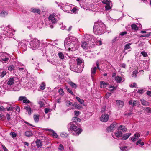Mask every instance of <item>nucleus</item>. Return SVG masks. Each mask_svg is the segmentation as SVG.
Masks as SVG:
<instances>
[{"label": "nucleus", "mask_w": 151, "mask_h": 151, "mask_svg": "<svg viewBox=\"0 0 151 151\" xmlns=\"http://www.w3.org/2000/svg\"><path fill=\"white\" fill-rule=\"evenodd\" d=\"M73 106L79 110L81 109L82 108L81 106L76 102L74 103Z\"/></svg>", "instance_id": "28"}, {"label": "nucleus", "mask_w": 151, "mask_h": 151, "mask_svg": "<svg viewBox=\"0 0 151 151\" xmlns=\"http://www.w3.org/2000/svg\"><path fill=\"white\" fill-rule=\"evenodd\" d=\"M131 135V133H127L124 134L122 138V139L123 140H126L128 139V138Z\"/></svg>", "instance_id": "21"}, {"label": "nucleus", "mask_w": 151, "mask_h": 151, "mask_svg": "<svg viewBox=\"0 0 151 151\" xmlns=\"http://www.w3.org/2000/svg\"><path fill=\"white\" fill-rule=\"evenodd\" d=\"M58 55L60 59H63L64 58V56L63 54L61 52H60L58 53Z\"/></svg>", "instance_id": "39"}, {"label": "nucleus", "mask_w": 151, "mask_h": 151, "mask_svg": "<svg viewBox=\"0 0 151 151\" xmlns=\"http://www.w3.org/2000/svg\"><path fill=\"white\" fill-rule=\"evenodd\" d=\"M129 105H131L132 107H133L134 106L138 105L139 102L137 101L136 100L134 101L131 100L129 102Z\"/></svg>", "instance_id": "16"}, {"label": "nucleus", "mask_w": 151, "mask_h": 151, "mask_svg": "<svg viewBox=\"0 0 151 151\" xmlns=\"http://www.w3.org/2000/svg\"><path fill=\"white\" fill-rule=\"evenodd\" d=\"M74 113L75 115L78 116L80 114V112L79 111H75Z\"/></svg>", "instance_id": "63"}, {"label": "nucleus", "mask_w": 151, "mask_h": 151, "mask_svg": "<svg viewBox=\"0 0 151 151\" xmlns=\"http://www.w3.org/2000/svg\"><path fill=\"white\" fill-rule=\"evenodd\" d=\"M73 122H74L75 124H77V122H80L81 121V119L76 117H74L72 118Z\"/></svg>", "instance_id": "26"}, {"label": "nucleus", "mask_w": 151, "mask_h": 151, "mask_svg": "<svg viewBox=\"0 0 151 151\" xmlns=\"http://www.w3.org/2000/svg\"><path fill=\"white\" fill-rule=\"evenodd\" d=\"M9 55L6 53H3L0 57V60L2 61L6 62L9 60Z\"/></svg>", "instance_id": "8"}, {"label": "nucleus", "mask_w": 151, "mask_h": 151, "mask_svg": "<svg viewBox=\"0 0 151 151\" xmlns=\"http://www.w3.org/2000/svg\"><path fill=\"white\" fill-rule=\"evenodd\" d=\"M23 102L24 103H29L30 102V101L27 99L26 97L25 98H24V99L23 100Z\"/></svg>", "instance_id": "50"}, {"label": "nucleus", "mask_w": 151, "mask_h": 151, "mask_svg": "<svg viewBox=\"0 0 151 151\" xmlns=\"http://www.w3.org/2000/svg\"><path fill=\"white\" fill-rule=\"evenodd\" d=\"M140 101L141 102L142 104L145 106H148L149 105V103L143 99H141L140 100Z\"/></svg>", "instance_id": "24"}, {"label": "nucleus", "mask_w": 151, "mask_h": 151, "mask_svg": "<svg viewBox=\"0 0 151 151\" xmlns=\"http://www.w3.org/2000/svg\"><path fill=\"white\" fill-rule=\"evenodd\" d=\"M131 45V43H128L127 44L124 46L125 50H128L130 48V46Z\"/></svg>", "instance_id": "45"}, {"label": "nucleus", "mask_w": 151, "mask_h": 151, "mask_svg": "<svg viewBox=\"0 0 151 151\" xmlns=\"http://www.w3.org/2000/svg\"><path fill=\"white\" fill-rule=\"evenodd\" d=\"M106 30L105 24L102 22H98L94 23L93 31L96 35H99L104 33Z\"/></svg>", "instance_id": "1"}, {"label": "nucleus", "mask_w": 151, "mask_h": 151, "mask_svg": "<svg viewBox=\"0 0 151 151\" xmlns=\"http://www.w3.org/2000/svg\"><path fill=\"white\" fill-rule=\"evenodd\" d=\"M115 80L117 83H120L121 82H122V79L121 77H120L119 76H117L115 77Z\"/></svg>", "instance_id": "27"}, {"label": "nucleus", "mask_w": 151, "mask_h": 151, "mask_svg": "<svg viewBox=\"0 0 151 151\" xmlns=\"http://www.w3.org/2000/svg\"><path fill=\"white\" fill-rule=\"evenodd\" d=\"M55 17L54 14L50 15L49 17V21H51L52 23H56L57 22V20Z\"/></svg>", "instance_id": "12"}, {"label": "nucleus", "mask_w": 151, "mask_h": 151, "mask_svg": "<svg viewBox=\"0 0 151 151\" xmlns=\"http://www.w3.org/2000/svg\"><path fill=\"white\" fill-rule=\"evenodd\" d=\"M84 37V40L87 42H88V43L91 42H93L94 41V37L92 35L86 34L85 35Z\"/></svg>", "instance_id": "9"}, {"label": "nucleus", "mask_w": 151, "mask_h": 151, "mask_svg": "<svg viewBox=\"0 0 151 151\" xmlns=\"http://www.w3.org/2000/svg\"><path fill=\"white\" fill-rule=\"evenodd\" d=\"M134 137L136 139H138L140 137V135L139 133L137 132L134 135Z\"/></svg>", "instance_id": "46"}, {"label": "nucleus", "mask_w": 151, "mask_h": 151, "mask_svg": "<svg viewBox=\"0 0 151 151\" xmlns=\"http://www.w3.org/2000/svg\"><path fill=\"white\" fill-rule=\"evenodd\" d=\"M30 11L34 13L40 14V10L39 9L32 8L30 9Z\"/></svg>", "instance_id": "19"}, {"label": "nucleus", "mask_w": 151, "mask_h": 151, "mask_svg": "<svg viewBox=\"0 0 151 151\" xmlns=\"http://www.w3.org/2000/svg\"><path fill=\"white\" fill-rule=\"evenodd\" d=\"M96 69L97 67L95 66L92 67L91 68V76L93 80V76L96 73Z\"/></svg>", "instance_id": "18"}, {"label": "nucleus", "mask_w": 151, "mask_h": 151, "mask_svg": "<svg viewBox=\"0 0 151 151\" xmlns=\"http://www.w3.org/2000/svg\"><path fill=\"white\" fill-rule=\"evenodd\" d=\"M66 89L67 91H68V92L70 93L72 95H73V93L72 92V91L70 88H68V87H66Z\"/></svg>", "instance_id": "47"}, {"label": "nucleus", "mask_w": 151, "mask_h": 151, "mask_svg": "<svg viewBox=\"0 0 151 151\" xmlns=\"http://www.w3.org/2000/svg\"><path fill=\"white\" fill-rule=\"evenodd\" d=\"M65 102L66 104V105L67 106L69 107L71 106H73V104H72L71 102H70L69 101L66 100L65 101Z\"/></svg>", "instance_id": "32"}, {"label": "nucleus", "mask_w": 151, "mask_h": 151, "mask_svg": "<svg viewBox=\"0 0 151 151\" xmlns=\"http://www.w3.org/2000/svg\"><path fill=\"white\" fill-rule=\"evenodd\" d=\"M71 87L74 88H77V86L76 84L73 82H70L69 83Z\"/></svg>", "instance_id": "44"}, {"label": "nucleus", "mask_w": 151, "mask_h": 151, "mask_svg": "<svg viewBox=\"0 0 151 151\" xmlns=\"http://www.w3.org/2000/svg\"><path fill=\"white\" fill-rule=\"evenodd\" d=\"M119 37H116L114 38L112 40V42L113 43H114L116 41L118 40Z\"/></svg>", "instance_id": "52"}, {"label": "nucleus", "mask_w": 151, "mask_h": 151, "mask_svg": "<svg viewBox=\"0 0 151 151\" xmlns=\"http://www.w3.org/2000/svg\"><path fill=\"white\" fill-rule=\"evenodd\" d=\"M102 3L103 4H106L105 6L106 10H109L111 9V2L108 0H104L102 1Z\"/></svg>", "instance_id": "11"}, {"label": "nucleus", "mask_w": 151, "mask_h": 151, "mask_svg": "<svg viewBox=\"0 0 151 151\" xmlns=\"http://www.w3.org/2000/svg\"><path fill=\"white\" fill-rule=\"evenodd\" d=\"M116 104L119 106V107L121 108L123 106L124 102L122 101L116 100Z\"/></svg>", "instance_id": "20"}, {"label": "nucleus", "mask_w": 151, "mask_h": 151, "mask_svg": "<svg viewBox=\"0 0 151 151\" xmlns=\"http://www.w3.org/2000/svg\"><path fill=\"white\" fill-rule=\"evenodd\" d=\"M50 134L55 138H57L58 137V135L53 130L51 131V132L50 133Z\"/></svg>", "instance_id": "38"}, {"label": "nucleus", "mask_w": 151, "mask_h": 151, "mask_svg": "<svg viewBox=\"0 0 151 151\" xmlns=\"http://www.w3.org/2000/svg\"><path fill=\"white\" fill-rule=\"evenodd\" d=\"M109 119V115L105 114H102L100 117V119L101 121L106 122Z\"/></svg>", "instance_id": "13"}, {"label": "nucleus", "mask_w": 151, "mask_h": 151, "mask_svg": "<svg viewBox=\"0 0 151 151\" xmlns=\"http://www.w3.org/2000/svg\"><path fill=\"white\" fill-rule=\"evenodd\" d=\"M127 34V32L126 31H124L120 33V35L121 36H123L124 35H126Z\"/></svg>", "instance_id": "62"}, {"label": "nucleus", "mask_w": 151, "mask_h": 151, "mask_svg": "<svg viewBox=\"0 0 151 151\" xmlns=\"http://www.w3.org/2000/svg\"><path fill=\"white\" fill-rule=\"evenodd\" d=\"M73 38H76L72 36H70L69 37L67 38L65 40L64 42V45L65 48L66 49L67 48L69 47V45L72 42Z\"/></svg>", "instance_id": "5"}, {"label": "nucleus", "mask_w": 151, "mask_h": 151, "mask_svg": "<svg viewBox=\"0 0 151 151\" xmlns=\"http://www.w3.org/2000/svg\"><path fill=\"white\" fill-rule=\"evenodd\" d=\"M24 109L27 111L28 114L29 115L32 112V110L29 107L25 106Z\"/></svg>", "instance_id": "25"}, {"label": "nucleus", "mask_w": 151, "mask_h": 151, "mask_svg": "<svg viewBox=\"0 0 151 151\" xmlns=\"http://www.w3.org/2000/svg\"><path fill=\"white\" fill-rule=\"evenodd\" d=\"M117 124L113 122L106 129L107 130L108 132H111L115 129L116 128V125Z\"/></svg>", "instance_id": "10"}, {"label": "nucleus", "mask_w": 151, "mask_h": 151, "mask_svg": "<svg viewBox=\"0 0 151 151\" xmlns=\"http://www.w3.org/2000/svg\"><path fill=\"white\" fill-rule=\"evenodd\" d=\"M28 42L26 40H23L19 43V47L23 51H25L27 49V45L28 44Z\"/></svg>", "instance_id": "6"}, {"label": "nucleus", "mask_w": 151, "mask_h": 151, "mask_svg": "<svg viewBox=\"0 0 151 151\" xmlns=\"http://www.w3.org/2000/svg\"><path fill=\"white\" fill-rule=\"evenodd\" d=\"M36 146L37 148H39L42 146V142L39 139H37L36 141Z\"/></svg>", "instance_id": "31"}, {"label": "nucleus", "mask_w": 151, "mask_h": 151, "mask_svg": "<svg viewBox=\"0 0 151 151\" xmlns=\"http://www.w3.org/2000/svg\"><path fill=\"white\" fill-rule=\"evenodd\" d=\"M122 133L121 131H118L115 132L114 134H112V136L114 138L117 139L122 137Z\"/></svg>", "instance_id": "14"}, {"label": "nucleus", "mask_w": 151, "mask_h": 151, "mask_svg": "<svg viewBox=\"0 0 151 151\" xmlns=\"http://www.w3.org/2000/svg\"><path fill=\"white\" fill-rule=\"evenodd\" d=\"M7 72L6 71H3L0 72V77L1 78L3 77L7 73Z\"/></svg>", "instance_id": "40"}, {"label": "nucleus", "mask_w": 151, "mask_h": 151, "mask_svg": "<svg viewBox=\"0 0 151 151\" xmlns=\"http://www.w3.org/2000/svg\"><path fill=\"white\" fill-rule=\"evenodd\" d=\"M120 66L123 68H125L126 65L124 63H122L120 64Z\"/></svg>", "instance_id": "64"}, {"label": "nucleus", "mask_w": 151, "mask_h": 151, "mask_svg": "<svg viewBox=\"0 0 151 151\" xmlns=\"http://www.w3.org/2000/svg\"><path fill=\"white\" fill-rule=\"evenodd\" d=\"M45 83L44 82H42L40 86V88L41 90H44L45 88Z\"/></svg>", "instance_id": "42"}, {"label": "nucleus", "mask_w": 151, "mask_h": 151, "mask_svg": "<svg viewBox=\"0 0 151 151\" xmlns=\"http://www.w3.org/2000/svg\"><path fill=\"white\" fill-rule=\"evenodd\" d=\"M14 79L12 78H9L7 84L9 85H13L14 83Z\"/></svg>", "instance_id": "22"}, {"label": "nucleus", "mask_w": 151, "mask_h": 151, "mask_svg": "<svg viewBox=\"0 0 151 151\" xmlns=\"http://www.w3.org/2000/svg\"><path fill=\"white\" fill-rule=\"evenodd\" d=\"M8 12L6 11H2L0 13V16L1 17H4L7 15Z\"/></svg>", "instance_id": "29"}, {"label": "nucleus", "mask_w": 151, "mask_h": 151, "mask_svg": "<svg viewBox=\"0 0 151 151\" xmlns=\"http://www.w3.org/2000/svg\"><path fill=\"white\" fill-rule=\"evenodd\" d=\"M145 111L147 113H151V108L149 107L145 108L144 109Z\"/></svg>", "instance_id": "43"}, {"label": "nucleus", "mask_w": 151, "mask_h": 151, "mask_svg": "<svg viewBox=\"0 0 151 151\" xmlns=\"http://www.w3.org/2000/svg\"><path fill=\"white\" fill-rule=\"evenodd\" d=\"M132 29L133 30H137L138 29V27L137 25L135 24H132L131 26Z\"/></svg>", "instance_id": "36"}, {"label": "nucleus", "mask_w": 151, "mask_h": 151, "mask_svg": "<svg viewBox=\"0 0 151 151\" xmlns=\"http://www.w3.org/2000/svg\"><path fill=\"white\" fill-rule=\"evenodd\" d=\"M77 64L78 65H80L83 63V60L82 59L79 58H77L76 60Z\"/></svg>", "instance_id": "41"}, {"label": "nucleus", "mask_w": 151, "mask_h": 151, "mask_svg": "<svg viewBox=\"0 0 151 151\" xmlns=\"http://www.w3.org/2000/svg\"><path fill=\"white\" fill-rule=\"evenodd\" d=\"M96 43V45H101L102 44V42L100 40L97 41Z\"/></svg>", "instance_id": "48"}, {"label": "nucleus", "mask_w": 151, "mask_h": 151, "mask_svg": "<svg viewBox=\"0 0 151 151\" xmlns=\"http://www.w3.org/2000/svg\"><path fill=\"white\" fill-rule=\"evenodd\" d=\"M73 40L72 42L69 45V47L67 48L66 49L67 50L68 49L69 50H77L78 48V40L76 38H73Z\"/></svg>", "instance_id": "4"}, {"label": "nucleus", "mask_w": 151, "mask_h": 151, "mask_svg": "<svg viewBox=\"0 0 151 151\" xmlns=\"http://www.w3.org/2000/svg\"><path fill=\"white\" fill-rule=\"evenodd\" d=\"M14 67L13 65H10L8 67V70L10 71H12L14 70Z\"/></svg>", "instance_id": "51"}, {"label": "nucleus", "mask_w": 151, "mask_h": 151, "mask_svg": "<svg viewBox=\"0 0 151 151\" xmlns=\"http://www.w3.org/2000/svg\"><path fill=\"white\" fill-rule=\"evenodd\" d=\"M58 149L60 150H64V147L63 146V145H62V144H60L59 145V147L58 148Z\"/></svg>", "instance_id": "56"}, {"label": "nucleus", "mask_w": 151, "mask_h": 151, "mask_svg": "<svg viewBox=\"0 0 151 151\" xmlns=\"http://www.w3.org/2000/svg\"><path fill=\"white\" fill-rule=\"evenodd\" d=\"M6 117L8 121H9L10 120V115L8 114H7L6 115Z\"/></svg>", "instance_id": "59"}, {"label": "nucleus", "mask_w": 151, "mask_h": 151, "mask_svg": "<svg viewBox=\"0 0 151 151\" xmlns=\"http://www.w3.org/2000/svg\"><path fill=\"white\" fill-rule=\"evenodd\" d=\"M144 91H145L143 89H139L138 91V93L142 94L144 92Z\"/></svg>", "instance_id": "60"}, {"label": "nucleus", "mask_w": 151, "mask_h": 151, "mask_svg": "<svg viewBox=\"0 0 151 151\" xmlns=\"http://www.w3.org/2000/svg\"><path fill=\"white\" fill-rule=\"evenodd\" d=\"M121 150L122 151H127L129 150L128 148V147L127 146H124L120 147Z\"/></svg>", "instance_id": "37"}, {"label": "nucleus", "mask_w": 151, "mask_h": 151, "mask_svg": "<svg viewBox=\"0 0 151 151\" xmlns=\"http://www.w3.org/2000/svg\"><path fill=\"white\" fill-rule=\"evenodd\" d=\"M76 99L80 104L84 105V101L83 99H81L79 97L77 96L76 97Z\"/></svg>", "instance_id": "34"}, {"label": "nucleus", "mask_w": 151, "mask_h": 151, "mask_svg": "<svg viewBox=\"0 0 151 151\" xmlns=\"http://www.w3.org/2000/svg\"><path fill=\"white\" fill-rule=\"evenodd\" d=\"M119 130L122 131L123 132H125L127 131V128L126 127L123 125H120L119 127Z\"/></svg>", "instance_id": "30"}, {"label": "nucleus", "mask_w": 151, "mask_h": 151, "mask_svg": "<svg viewBox=\"0 0 151 151\" xmlns=\"http://www.w3.org/2000/svg\"><path fill=\"white\" fill-rule=\"evenodd\" d=\"M62 9L65 12H69V10L71 8L68 5H65L61 7Z\"/></svg>", "instance_id": "17"}, {"label": "nucleus", "mask_w": 151, "mask_h": 151, "mask_svg": "<svg viewBox=\"0 0 151 151\" xmlns=\"http://www.w3.org/2000/svg\"><path fill=\"white\" fill-rule=\"evenodd\" d=\"M60 135L63 137H66L67 134L65 133L62 132L61 133Z\"/></svg>", "instance_id": "53"}, {"label": "nucleus", "mask_w": 151, "mask_h": 151, "mask_svg": "<svg viewBox=\"0 0 151 151\" xmlns=\"http://www.w3.org/2000/svg\"><path fill=\"white\" fill-rule=\"evenodd\" d=\"M39 115L34 114L33 115V118L35 122L36 123L38 122L39 121Z\"/></svg>", "instance_id": "23"}, {"label": "nucleus", "mask_w": 151, "mask_h": 151, "mask_svg": "<svg viewBox=\"0 0 151 151\" xmlns=\"http://www.w3.org/2000/svg\"><path fill=\"white\" fill-rule=\"evenodd\" d=\"M39 104L40 105V107H43L44 105V104L43 103V102L41 101H39Z\"/></svg>", "instance_id": "54"}, {"label": "nucleus", "mask_w": 151, "mask_h": 151, "mask_svg": "<svg viewBox=\"0 0 151 151\" xmlns=\"http://www.w3.org/2000/svg\"><path fill=\"white\" fill-rule=\"evenodd\" d=\"M137 73V71H134L133 72L132 74V77H136V76Z\"/></svg>", "instance_id": "58"}, {"label": "nucleus", "mask_w": 151, "mask_h": 151, "mask_svg": "<svg viewBox=\"0 0 151 151\" xmlns=\"http://www.w3.org/2000/svg\"><path fill=\"white\" fill-rule=\"evenodd\" d=\"M76 124H75L74 122H70L68 124L67 127L68 131L70 132H72L74 134L79 135L81 132L82 130L79 128L78 127L76 126Z\"/></svg>", "instance_id": "2"}, {"label": "nucleus", "mask_w": 151, "mask_h": 151, "mask_svg": "<svg viewBox=\"0 0 151 151\" xmlns=\"http://www.w3.org/2000/svg\"><path fill=\"white\" fill-rule=\"evenodd\" d=\"M117 88V86H116L115 87H114L113 86H112L111 85H109V88H112V90H116V89Z\"/></svg>", "instance_id": "57"}, {"label": "nucleus", "mask_w": 151, "mask_h": 151, "mask_svg": "<svg viewBox=\"0 0 151 151\" xmlns=\"http://www.w3.org/2000/svg\"><path fill=\"white\" fill-rule=\"evenodd\" d=\"M25 135L26 136L29 137L32 135V133L30 130L27 131L25 132Z\"/></svg>", "instance_id": "33"}, {"label": "nucleus", "mask_w": 151, "mask_h": 151, "mask_svg": "<svg viewBox=\"0 0 151 151\" xmlns=\"http://www.w3.org/2000/svg\"><path fill=\"white\" fill-rule=\"evenodd\" d=\"M59 92L60 94L62 95H63L64 93L63 90L61 88H60L59 89Z\"/></svg>", "instance_id": "55"}, {"label": "nucleus", "mask_w": 151, "mask_h": 151, "mask_svg": "<svg viewBox=\"0 0 151 151\" xmlns=\"http://www.w3.org/2000/svg\"><path fill=\"white\" fill-rule=\"evenodd\" d=\"M86 40H83L81 42V46L83 49H85L88 48V43Z\"/></svg>", "instance_id": "15"}, {"label": "nucleus", "mask_w": 151, "mask_h": 151, "mask_svg": "<svg viewBox=\"0 0 151 151\" xmlns=\"http://www.w3.org/2000/svg\"><path fill=\"white\" fill-rule=\"evenodd\" d=\"M15 30L13 29H7L4 32V33L6 36L9 37H11L14 34Z\"/></svg>", "instance_id": "7"}, {"label": "nucleus", "mask_w": 151, "mask_h": 151, "mask_svg": "<svg viewBox=\"0 0 151 151\" xmlns=\"http://www.w3.org/2000/svg\"><path fill=\"white\" fill-rule=\"evenodd\" d=\"M10 134L13 138H14L16 137V134L14 132H11Z\"/></svg>", "instance_id": "49"}, {"label": "nucleus", "mask_w": 151, "mask_h": 151, "mask_svg": "<svg viewBox=\"0 0 151 151\" xmlns=\"http://www.w3.org/2000/svg\"><path fill=\"white\" fill-rule=\"evenodd\" d=\"M100 84L101 88H104L108 84L104 82V81H102L100 82Z\"/></svg>", "instance_id": "35"}, {"label": "nucleus", "mask_w": 151, "mask_h": 151, "mask_svg": "<svg viewBox=\"0 0 151 151\" xmlns=\"http://www.w3.org/2000/svg\"><path fill=\"white\" fill-rule=\"evenodd\" d=\"M40 45V42L37 39H35L30 42V47L32 50L38 49Z\"/></svg>", "instance_id": "3"}, {"label": "nucleus", "mask_w": 151, "mask_h": 151, "mask_svg": "<svg viewBox=\"0 0 151 151\" xmlns=\"http://www.w3.org/2000/svg\"><path fill=\"white\" fill-rule=\"evenodd\" d=\"M141 53L144 57H146L147 55V53L145 52H142Z\"/></svg>", "instance_id": "61"}]
</instances>
